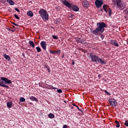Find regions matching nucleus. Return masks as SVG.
Returning <instances> with one entry per match:
<instances>
[{"label": "nucleus", "instance_id": "1", "mask_svg": "<svg viewBox=\"0 0 128 128\" xmlns=\"http://www.w3.org/2000/svg\"><path fill=\"white\" fill-rule=\"evenodd\" d=\"M107 26L108 25L104 22H98L96 24V28L94 30H92V28H90L91 30L90 32L96 36H100V38L102 40L104 38V36L102 34L104 32V28H106Z\"/></svg>", "mask_w": 128, "mask_h": 128}, {"label": "nucleus", "instance_id": "2", "mask_svg": "<svg viewBox=\"0 0 128 128\" xmlns=\"http://www.w3.org/2000/svg\"><path fill=\"white\" fill-rule=\"evenodd\" d=\"M0 80V86H2V88H8L10 86L6 84H10L12 81V80H9L8 78L6 77H2Z\"/></svg>", "mask_w": 128, "mask_h": 128}, {"label": "nucleus", "instance_id": "3", "mask_svg": "<svg viewBox=\"0 0 128 128\" xmlns=\"http://www.w3.org/2000/svg\"><path fill=\"white\" fill-rule=\"evenodd\" d=\"M62 4L63 6H66L68 8H72L74 12H78L80 8L76 5H72V4L68 2L66 0H61Z\"/></svg>", "mask_w": 128, "mask_h": 128}, {"label": "nucleus", "instance_id": "4", "mask_svg": "<svg viewBox=\"0 0 128 128\" xmlns=\"http://www.w3.org/2000/svg\"><path fill=\"white\" fill-rule=\"evenodd\" d=\"M38 14L40 15V18L44 20V22H46V20H48V14L46 10H44V8H41Z\"/></svg>", "mask_w": 128, "mask_h": 128}, {"label": "nucleus", "instance_id": "5", "mask_svg": "<svg viewBox=\"0 0 128 128\" xmlns=\"http://www.w3.org/2000/svg\"><path fill=\"white\" fill-rule=\"evenodd\" d=\"M100 57L94 53H90L89 58H91L92 62H96L98 60V58Z\"/></svg>", "mask_w": 128, "mask_h": 128}, {"label": "nucleus", "instance_id": "6", "mask_svg": "<svg viewBox=\"0 0 128 128\" xmlns=\"http://www.w3.org/2000/svg\"><path fill=\"white\" fill-rule=\"evenodd\" d=\"M102 8L106 14H108H108H109L110 16H112V10L110 7H108V5H107L106 4H104L102 6Z\"/></svg>", "mask_w": 128, "mask_h": 128}, {"label": "nucleus", "instance_id": "7", "mask_svg": "<svg viewBox=\"0 0 128 128\" xmlns=\"http://www.w3.org/2000/svg\"><path fill=\"white\" fill-rule=\"evenodd\" d=\"M108 102L110 104V106H116L118 104L116 100L114 98H110L108 100Z\"/></svg>", "mask_w": 128, "mask_h": 128}, {"label": "nucleus", "instance_id": "8", "mask_svg": "<svg viewBox=\"0 0 128 128\" xmlns=\"http://www.w3.org/2000/svg\"><path fill=\"white\" fill-rule=\"evenodd\" d=\"M94 4L96 7L98 8L104 4V0H96Z\"/></svg>", "mask_w": 128, "mask_h": 128}, {"label": "nucleus", "instance_id": "9", "mask_svg": "<svg viewBox=\"0 0 128 128\" xmlns=\"http://www.w3.org/2000/svg\"><path fill=\"white\" fill-rule=\"evenodd\" d=\"M45 88L48 90H58V88L54 87L52 85H50L46 84Z\"/></svg>", "mask_w": 128, "mask_h": 128}, {"label": "nucleus", "instance_id": "10", "mask_svg": "<svg viewBox=\"0 0 128 128\" xmlns=\"http://www.w3.org/2000/svg\"><path fill=\"white\" fill-rule=\"evenodd\" d=\"M40 45L42 46V48L44 50H46V42L45 41H42L40 43Z\"/></svg>", "mask_w": 128, "mask_h": 128}, {"label": "nucleus", "instance_id": "11", "mask_svg": "<svg viewBox=\"0 0 128 128\" xmlns=\"http://www.w3.org/2000/svg\"><path fill=\"white\" fill-rule=\"evenodd\" d=\"M116 4L118 8H122L124 5L122 4V0H117L116 2Z\"/></svg>", "mask_w": 128, "mask_h": 128}, {"label": "nucleus", "instance_id": "12", "mask_svg": "<svg viewBox=\"0 0 128 128\" xmlns=\"http://www.w3.org/2000/svg\"><path fill=\"white\" fill-rule=\"evenodd\" d=\"M82 6L84 8H88L90 4H88V2L87 0H84V2H82Z\"/></svg>", "mask_w": 128, "mask_h": 128}, {"label": "nucleus", "instance_id": "13", "mask_svg": "<svg viewBox=\"0 0 128 128\" xmlns=\"http://www.w3.org/2000/svg\"><path fill=\"white\" fill-rule=\"evenodd\" d=\"M97 62H99V64H106V62L104 61V60H103L100 57Z\"/></svg>", "mask_w": 128, "mask_h": 128}, {"label": "nucleus", "instance_id": "14", "mask_svg": "<svg viewBox=\"0 0 128 128\" xmlns=\"http://www.w3.org/2000/svg\"><path fill=\"white\" fill-rule=\"evenodd\" d=\"M110 44L114 46H118V44L116 42V40H110Z\"/></svg>", "mask_w": 128, "mask_h": 128}, {"label": "nucleus", "instance_id": "15", "mask_svg": "<svg viewBox=\"0 0 128 128\" xmlns=\"http://www.w3.org/2000/svg\"><path fill=\"white\" fill-rule=\"evenodd\" d=\"M30 100H32V102H38V98H36L34 96H30Z\"/></svg>", "mask_w": 128, "mask_h": 128}, {"label": "nucleus", "instance_id": "16", "mask_svg": "<svg viewBox=\"0 0 128 128\" xmlns=\"http://www.w3.org/2000/svg\"><path fill=\"white\" fill-rule=\"evenodd\" d=\"M4 58H6V60H8V62H10V56L8 55H7L4 53Z\"/></svg>", "mask_w": 128, "mask_h": 128}, {"label": "nucleus", "instance_id": "17", "mask_svg": "<svg viewBox=\"0 0 128 128\" xmlns=\"http://www.w3.org/2000/svg\"><path fill=\"white\" fill-rule=\"evenodd\" d=\"M27 14L29 16H30V18H32V16H34V13L32 11H28V12H27Z\"/></svg>", "mask_w": 128, "mask_h": 128}, {"label": "nucleus", "instance_id": "18", "mask_svg": "<svg viewBox=\"0 0 128 128\" xmlns=\"http://www.w3.org/2000/svg\"><path fill=\"white\" fill-rule=\"evenodd\" d=\"M6 106H7V107L8 108H10L12 106V102H8Z\"/></svg>", "mask_w": 128, "mask_h": 128}, {"label": "nucleus", "instance_id": "19", "mask_svg": "<svg viewBox=\"0 0 128 128\" xmlns=\"http://www.w3.org/2000/svg\"><path fill=\"white\" fill-rule=\"evenodd\" d=\"M82 40L81 39V38H76V42H78V43H80V42L81 43Z\"/></svg>", "mask_w": 128, "mask_h": 128}, {"label": "nucleus", "instance_id": "20", "mask_svg": "<svg viewBox=\"0 0 128 128\" xmlns=\"http://www.w3.org/2000/svg\"><path fill=\"white\" fill-rule=\"evenodd\" d=\"M28 44H30V46H32V48H34V43L32 41H29Z\"/></svg>", "mask_w": 128, "mask_h": 128}, {"label": "nucleus", "instance_id": "21", "mask_svg": "<svg viewBox=\"0 0 128 128\" xmlns=\"http://www.w3.org/2000/svg\"><path fill=\"white\" fill-rule=\"evenodd\" d=\"M48 116L50 118H54V114L50 113V114H48Z\"/></svg>", "mask_w": 128, "mask_h": 128}, {"label": "nucleus", "instance_id": "22", "mask_svg": "<svg viewBox=\"0 0 128 128\" xmlns=\"http://www.w3.org/2000/svg\"><path fill=\"white\" fill-rule=\"evenodd\" d=\"M115 123L116 124V128H120V122H118V121L115 120Z\"/></svg>", "mask_w": 128, "mask_h": 128}, {"label": "nucleus", "instance_id": "23", "mask_svg": "<svg viewBox=\"0 0 128 128\" xmlns=\"http://www.w3.org/2000/svg\"><path fill=\"white\" fill-rule=\"evenodd\" d=\"M20 102H26V98H24V97H21L20 98Z\"/></svg>", "mask_w": 128, "mask_h": 128}, {"label": "nucleus", "instance_id": "24", "mask_svg": "<svg viewBox=\"0 0 128 128\" xmlns=\"http://www.w3.org/2000/svg\"><path fill=\"white\" fill-rule=\"evenodd\" d=\"M60 22V18L56 19L54 20V22L55 24H58V22Z\"/></svg>", "mask_w": 128, "mask_h": 128}, {"label": "nucleus", "instance_id": "25", "mask_svg": "<svg viewBox=\"0 0 128 128\" xmlns=\"http://www.w3.org/2000/svg\"><path fill=\"white\" fill-rule=\"evenodd\" d=\"M36 50L38 52H42V49L38 46L36 47Z\"/></svg>", "mask_w": 128, "mask_h": 128}, {"label": "nucleus", "instance_id": "26", "mask_svg": "<svg viewBox=\"0 0 128 128\" xmlns=\"http://www.w3.org/2000/svg\"><path fill=\"white\" fill-rule=\"evenodd\" d=\"M52 38H53L54 40H58V38L56 35H52Z\"/></svg>", "mask_w": 128, "mask_h": 128}, {"label": "nucleus", "instance_id": "27", "mask_svg": "<svg viewBox=\"0 0 128 128\" xmlns=\"http://www.w3.org/2000/svg\"><path fill=\"white\" fill-rule=\"evenodd\" d=\"M80 44H86V42L84 40H82Z\"/></svg>", "mask_w": 128, "mask_h": 128}, {"label": "nucleus", "instance_id": "28", "mask_svg": "<svg viewBox=\"0 0 128 128\" xmlns=\"http://www.w3.org/2000/svg\"><path fill=\"white\" fill-rule=\"evenodd\" d=\"M50 54H56V50L52 51V50H50Z\"/></svg>", "mask_w": 128, "mask_h": 128}, {"label": "nucleus", "instance_id": "29", "mask_svg": "<svg viewBox=\"0 0 128 128\" xmlns=\"http://www.w3.org/2000/svg\"><path fill=\"white\" fill-rule=\"evenodd\" d=\"M104 92H106L108 96H110V94L108 92L106 91V90H104Z\"/></svg>", "mask_w": 128, "mask_h": 128}, {"label": "nucleus", "instance_id": "30", "mask_svg": "<svg viewBox=\"0 0 128 128\" xmlns=\"http://www.w3.org/2000/svg\"><path fill=\"white\" fill-rule=\"evenodd\" d=\"M14 16L16 20H20V17L16 14H14Z\"/></svg>", "mask_w": 128, "mask_h": 128}, {"label": "nucleus", "instance_id": "31", "mask_svg": "<svg viewBox=\"0 0 128 128\" xmlns=\"http://www.w3.org/2000/svg\"><path fill=\"white\" fill-rule=\"evenodd\" d=\"M124 126H126L128 127V120H125V122H124Z\"/></svg>", "mask_w": 128, "mask_h": 128}, {"label": "nucleus", "instance_id": "32", "mask_svg": "<svg viewBox=\"0 0 128 128\" xmlns=\"http://www.w3.org/2000/svg\"><path fill=\"white\" fill-rule=\"evenodd\" d=\"M112 0V2L114 4V6L115 4H116V2L118 1V0Z\"/></svg>", "mask_w": 128, "mask_h": 128}, {"label": "nucleus", "instance_id": "33", "mask_svg": "<svg viewBox=\"0 0 128 128\" xmlns=\"http://www.w3.org/2000/svg\"><path fill=\"white\" fill-rule=\"evenodd\" d=\"M57 92H58L59 94H62V90L61 89H58L57 90Z\"/></svg>", "mask_w": 128, "mask_h": 128}, {"label": "nucleus", "instance_id": "34", "mask_svg": "<svg viewBox=\"0 0 128 128\" xmlns=\"http://www.w3.org/2000/svg\"><path fill=\"white\" fill-rule=\"evenodd\" d=\"M60 50H58V51L56 50V54H60Z\"/></svg>", "mask_w": 128, "mask_h": 128}, {"label": "nucleus", "instance_id": "35", "mask_svg": "<svg viewBox=\"0 0 128 128\" xmlns=\"http://www.w3.org/2000/svg\"><path fill=\"white\" fill-rule=\"evenodd\" d=\"M12 24H14V26H20V25H18V24H16V23L12 22Z\"/></svg>", "mask_w": 128, "mask_h": 128}, {"label": "nucleus", "instance_id": "36", "mask_svg": "<svg viewBox=\"0 0 128 128\" xmlns=\"http://www.w3.org/2000/svg\"><path fill=\"white\" fill-rule=\"evenodd\" d=\"M44 83H39L38 86H40V88H42V84Z\"/></svg>", "mask_w": 128, "mask_h": 128}, {"label": "nucleus", "instance_id": "37", "mask_svg": "<svg viewBox=\"0 0 128 128\" xmlns=\"http://www.w3.org/2000/svg\"><path fill=\"white\" fill-rule=\"evenodd\" d=\"M15 10H16V12H20V10L18 8H15Z\"/></svg>", "mask_w": 128, "mask_h": 128}, {"label": "nucleus", "instance_id": "38", "mask_svg": "<svg viewBox=\"0 0 128 128\" xmlns=\"http://www.w3.org/2000/svg\"><path fill=\"white\" fill-rule=\"evenodd\" d=\"M124 12H126V14H128V9H126V10H124Z\"/></svg>", "mask_w": 128, "mask_h": 128}, {"label": "nucleus", "instance_id": "39", "mask_svg": "<svg viewBox=\"0 0 128 128\" xmlns=\"http://www.w3.org/2000/svg\"><path fill=\"white\" fill-rule=\"evenodd\" d=\"M74 16L73 14H71L70 16H69V17H70L71 18H74Z\"/></svg>", "mask_w": 128, "mask_h": 128}, {"label": "nucleus", "instance_id": "40", "mask_svg": "<svg viewBox=\"0 0 128 128\" xmlns=\"http://www.w3.org/2000/svg\"><path fill=\"white\" fill-rule=\"evenodd\" d=\"M63 128H68V125L65 124L63 126Z\"/></svg>", "mask_w": 128, "mask_h": 128}, {"label": "nucleus", "instance_id": "41", "mask_svg": "<svg viewBox=\"0 0 128 128\" xmlns=\"http://www.w3.org/2000/svg\"><path fill=\"white\" fill-rule=\"evenodd\" d=\"M74 64H75L74 60H72V66H74Z\"/></svg>", "mask_w": 128, "mask_h": 128}, {"label": "nucleus", "instance_id": "42", "mask_svg": "<svg viewBox=\"0 0 128 128\" xmlns=\"http://www.w3.org/2000/svg\"><path fill=\"white\" fill-rule=\"evenodd\" d=\"M72 105L74 106H76V108H77V106L76 104H72Z\"/></svg>", "mask_w": 128, "mask_h": 128}, {"label": "nucleus", "instance_id": "43", "mask_svg": "<svg viewBox=\"0 0 128 128\" xmlns=\"http://www.w3.org/2000/svg\"><path fill=\"white\" fill-rule=\"evenodd\" d=\"M79 111L80 112H81L82 113V114H84V110H79Z\"/></svg>", "mask_w": 128, "mask_h": 128}, {"label": "nucleus", "instance_id": "44", "mask_svg": "<svg viewBox=\"0 0 128 128\" xmlns=\"http://www.w3.org/2000/svg\"><path fill=\"white\" fill-rule=\"evenodd\" d=\"M48 72H50V68H48Z\"/></svg>", "mask_w": 128, "mask_h": 128}, {"label": "nucleus", "instance_id": "45", "mask_svg": "<svg viewBox=\"0 0 128 128\" xmlns=\"http://www.w3.org/2000/svg\"><path fill=\"white\" fill-rule=\"evenodd\" d=\"M98 77L100 78H102V75L100 74H99L98 75Z\"/></svg>", "mask_w": 128, "mask_h": 128}, {"label": "nucleus", "instance_id": "46", "mask_svg": "<svg viewBox=\"0 0 128 128\" xmlns=\"http://www.w3.org/2000/svg\"><path fill=\"white\" fill-rule=\"evenodd\" d=\"M22 54V56L24 57V58H26V55H24V54Z\"/></svg>", "mask_w": 128, "mask_h": 128}, {"label": "nucleus", "instance_id": "47", "mask_svg": "<svg viewBox=\"0 0 128 128\" xmlns=\"http://www.w3.org/2000/svg\"><path fill=\"white\" fill-rule=\"evenodd\" d=\"M76 108H77L78 110H80V108H78V106H76Z\"/></svg>", "mask_w": 128, "mask_h": 128}, {"label": "nucleus", "instance_id": "48", "mask_svg": "<svg viewBox=\"0 0 128 128\" xmlns=\"http://www.w3.org/2000/svg\"><path fill=\"white\" fill-rule=\"evenodd\" d=\"M29 104H32V106L33 105L32 102H30Z\"/></svg>", "mask_w": 128, "mask_h": 128}, {"label": "nucleus", "instance_id": "49", "mask_svg": "<svg viewBox=\"0 0 128 128\" xmlns=\"http://www.w3.org/2000/svg\"><path fill=\"white\" fill-rule=\"evenodd\" d=\"M2 4H6V2H2Z\"/></svg>", "mask_w": 128, "mask_h": 128}, {"label": "nucleus", "instance_id": "50", "mask_svg": "<svg viewBox=\"0 0 128 128\" xmlns=\"http://www.w3.org/2000/svg\"><path fill=\"white\" fill-rule=\"evenodd\" d=\"M62 58H64V54H63V55L62 56Z\"/></svg>", "mask_w": 128, "mask_h": 128}, {"label": "nucleus", "instance_id": "51", "mask_svg": "<svg viewBox=\"0 0 128 128\" xmlns=\"http://www.w3.org/2000/svg\"><path fill=\"white\" fill-rule=\"evenodd\" d=\"M45 68H48V66H46V65Z\"/></svg>", "mask_w": 128, "mask_h": 128}, {"label": "nucleus", "instance_id": "52", "mask_svg": "<svg viewBox=\"0 0 128 128\" xmlns=\"http://www.w3.org/2000/svg\"><path fill=\"white\" fill-rule=\"evenodd\" d=\"M101 12H103L104 10H102V9L101 10Z\"/></svg>", "mask_w": 128, "mask_h": 128}, {"label": "nucleus", "instance_id": "53", "mask_svg": "<svg viewBox=\"0 0 128 128\" xmlns=\"http://www.w3.org/2000/svg\"><path fill=\"white\" fill-rule=\"evenodd\" d=\"M71 108H74V106L72 107Z\"/></svg>", "mask_w": 128, "mask_h": 128}, {"label": "nucleus", "instance_id": "54", "mask_svg": "<svg viewBox=\"0 0 128 128\" xmlns=\"http://www.w3.org/2000/svg\"><path fill=\"white\" fill-rule=\"evenodd\" d=\"M13 28H14V26Z\"/></svg>", "mask_w": 128, "mask_h": 128}]
</instances>
